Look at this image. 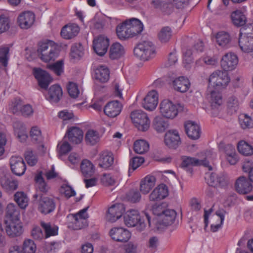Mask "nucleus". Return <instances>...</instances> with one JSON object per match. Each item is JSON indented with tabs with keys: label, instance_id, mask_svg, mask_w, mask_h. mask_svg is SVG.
Returning <instances> with one entry per match:
<instances>
[{
	"label": "nucleus",
	"instance_id": "obj_30",
	"mask_svg": "<svg viewBox=\"0 0 253 253\" xmlns=\"http://www.w3.org/2000/svg\"><path fill=\"white\" fill-rule=\"evenodd\" d=\"M172 85L175 90L185 92L189 89L190 84L187 78L181 76L174 79Z\"/></svg>",
	"mask_w": 253,
	"mask_h": 253
},
{
	"label": "nucleus",
	"instance_id": "obj_57",
	"mask_svg": "<svg viewBox=\"0 0 253 253\" xmlns=\"http://www.w3.org/2000/svg\"><path fill=\"white\" fill-rule=\"evenodd\" d=\"M240 124L242 128L249 129L253 127V121L247 115L244 114L239 118Z\"/></svg>",
	"mask_w": 253,
	"mask_h": 253
},
{
	"label": "nucleus",
	"instance_id": "obj_41",
	"mask_svg": "<svg viewBox=\"0 0 253 253\" xmlns=\"http://www.w3.org/2000/svg\"><path fill=\"white\" fill-rule=\"evenodd\" d=\"M215 39L217 43L223 47H227L231 40L229 33L224 31L218 32L215 36Z\"/></svg>",
	"mask_w": 253,
	"mask_h": 253
},
{
	"label": "nucleus",
	"instance_id": "obj_58",
	"mask_svg": "<svg viewBox=\"0 0 253 253\" xmlns=\"http://www.w3.org/2000/svg\"><path fill=\"white\" fill-rule=\"evenodd\" d=\"M47 68L55 73L57 76H60L63 72V61L60 60L54 64H48L47 65Z\"/></svg>",
	"mask_w": 253,
	"mask_h": 253
},
{
	"label": "nucleus",
	"instance_id": "obj_16",
	"mask_svg": "<svg viewBox=\"0 0 253 253\" xmlns=\"http://www.w3.org/2000/svg\"><path fill=\"white\" fill-rule=\"evenodd\" d=\"M109 234L113 240L119 242H126L131 237V234L127 230L119 227L112 228Z\"/></svg>",
	"mask_w": 253,
	"mask_h": 253
},
{
	"label": "nucleus",
	"instance_id": "obj_55",
	"mask_svg": "<svg viewBox=\"0 0 253 253\" xmlns=\"http://www.w3.org/2000/svg\"><path fill=\"white\" fill-rule=\"evenodd\" d=\"M35 181L36 182L37 187L40 191L43 193H45L47 191L48 188L42 176V172H39L35 176Z\"/></svg>",
	"mask_w": 253,
	"mask_h": 253
},
{
	"label": "nucleus",
	"instance_id": "obj_40",
	"mask_svg": "<svg viewBox=\"0 0 253 253\" xmlns=\"http://www.w3.org/2000/svg\"><path fill=\"white\" fill-rule=\"evenodd\" d=\"M129 31L128 26L125 23V21L118 25L116 28L117 35L118 38L121 40H125L132 38Z\"/></svg>",
	"mask_w": 253,
	"mask_h": 253
},
{
	"label": "nucleus",
	"instance_id": "obj_42",
	"mask_svg": "<svg viewBox=\"0 0 253 253\" xmlns=\"http://www.w3.org/2000/svg\"><path fill=\"white\" fill-rule=\"evenodd\" d=\"M124 52L123 46L120 43L115 42L110 47L109 56L112 59H116L120 58Z\"/></svg>",
	"mask_w": 253,
	"mask_h": 253
},
{
	"label": "nucleus",
	"instance_id": "obj_52",
	"mask_svg": "<svg viewBox=\"0 0 253 253\" xmlns=\"http://www.w3.org/2000/svg\"><path fill=\"white\" fill-rule=\"evenodd\" d=\"M228 111L231 114L237 112L239 108V102L238 98L235 96H231L228 99L227 102Z\"/></svg>",
	"mask_w": 253,
	"mask_h": 253
},
{
	"label": "nucleus",
	"instance_id": "obj_26",
	"mask_svg": "<svg viewBox=\"0 0 253 253\" xmlns=\"http://www.w3.org/2000/svg\"><path fill=\"white\" fill-rule=\"evenodd\" d=\"M34 75L38 80L40 87L46 89L51 81V78L49 74L45 71L41 69H34Z\"/></svg>",
	"mask_w": 253,
	"mask_h": 253
},
{
	"label": "nucleus",
	"instance_id": "obj_9",
	"mask_svg": "<svg viewBox=\"0 0 253 253\" xmlns=\"http://www.w3.org/2000/svg\"><path fill=\"white\" fill-rule=\"evenodd\" d=\"M252 183L247 177L241 176L236 180L235 189L240 194H248L253 191V185Z\"/></svg>",
	"mask_w": 253,
	"mask_h": 253
},
{
	"label": "nucleus",
	"instance_id": "obj_38",
	"mask_svg": "<svg viewBox=\"0 0 253 253\" xmlns=\"http://www.w3.org/2000/svg\"><path fill=\"white\" fill-rule=\"evenodd\" d=\"M94 73L95 79L101 83H105L109 79V71L105 66H100L97 67L94 70Z\"/></svg>",
	"mask_w": 253,
	"mask_h": 253
},
{
	"label": "nucleus",
	"instance_id": "obj_60",
	"mask_svg": "<svg viewBox=\"0 0 253 253\" xmlns=\"http://www.w3.org/2000/svg\"><path fill=\"white\" fill-rule=\"evenodd\" d=\"M226 213L225 211L223 209L218 210L216 211V215L220 218V222L219 224H217L216 225L212 224L211 225V230L213 232H216L220 228H221L224 220V216Z\"/></svg>",
	"mask_w": 253,
	"mask_h": 253
},
{
	"label": "nucleus",
	"instance_id": "obj_13",
	"mask_svg": "<svg viewBox=\"0 0 253 253\" xmlns=\"http://www.w3.org/2000/svg\"><path fill=\"white\" fill-rule=\"evenodd\" d=\"M205 179L207 184L212 187L224 186L227 184L225 176L215 172L206 173Z\"/></svg>",
	"mask_w": 253,
	"mask_h": 253
},
{
	"label": "nucleus",
	"instance_id": "obj_56",
	"mask_svg": "<svg viewBox=\"0 0 253 253\" xmlns=\"http://www.w3.org/2000/svg\"><path fill=\"white\" fill-rule=\"evenodd\" d=\"M84 49L81 44L73 45L71 49V56L73 58L79 59L84 55Z\"/></svg>",
	"mask_w": 253,
	"mask_h": 253
},
{
	"label": "nucleus",
	"instance_id": "obj_10",
	"mask_svg": "<svg viewBox=\"0 0 253 253\" xmlns=\"http://www.w3.org/2000/svg\"><path fill=\"white\" fill-rule=\"evenodd\" d=\"M178 109L175 104L168 100H164L160 104V112L167 118H174L177 115Z\"/></svg>",
	"mask_w": 253,
	"mask_h": 253
},
{
	"label": "nucleus",
	"instance_id": "obj_3",
	"mask_svg": "<svg viewBox=\"0 0 253 253\" xmlns=\"http://www.w3.org/2000/svg\"><path fill=\"white\" fill-rule=\"evenodd\" d=\"M134 55L143 61L153 58L156 54L155 46L150 41H145L139 43L133 50Z\"/></svg>",
	"mask_w": 253,
	"mask_h": 253
},
{
	"label": "nucleus",
	"instance_id": "obj_29",
	"mask_svg": "<svg viewBox=\"0 0 253 253\" xmlns=\"http://www.w3.org/2000/svg\"><path fill=\"white\" fill-rule=\"evenodd\" d=\"M125 23L128 25L132 37L139 34L143 30L142 23L137 18H132L126 20Z\"/></svg>",
	"mask_w": 253,
	"mask_h": 253
},
{
	"label": "nucleus",
	"instance_id": "obj_18",
	"mask_svg": "<svg viewBox=\"0 0 253 253\" xmlns=\"http://www.w3.org/2000/svg\"><path fill=\"white\" fill-rule=\"evenodd\" d=\"M88 207L81 210L78 213L72 215L74 221L73 228L74 230H79L86 226L87 222L86 219L88 217L86 213Z\"/></svg>",
	"mask_w": 253,
	"mask_h": 253
},
{
	"label": "nucleus",
	"instance_id": "obj_2",
	"mask_svg": "<svg viewBox=\"0 0 253 253\" xmlns=\"http://www.w3.org/2000/svg\"><path fill=\"white\" fill-rule=\"evenodd\" d=\"M37 52L40 58L45 62L54 60L58 56L57 45L51 41L40 42Z\"/></svg>",
	"mask_w": 253,
	"mask_h": 253
},
{
	"label": "nucleus",
	"instance_id": "obj_64",
	"mask_svg": "<svg viewBox=\"0 0 253 253\" xmlns=\"http://www.w3.org/2000/svg\"><path fill=\"white\" fill-rule=\"evenodd\" d=\"M25 158L28 164L31 166H35L38 162L37 156L31 150H28L25 153Z\"/></svg>",
	"mask_w": 253,
	"mask_h": 253
},
{
	"label": "nucleus",
	"instance_id": "obj_47",
	"mask_svg": "<svg viewBox=\"0 0 253 253\" xmlns=\"http://www.w3.org/2000/svg\"><path fill=\"white\" fill-rule=\"evenodd\" d=\"M240 153L245 156H250L253 154V146L244 140L239 142L237 146Z\"/></svg>",
	"mask_w": 253,
	"mask_h": 253
},
{
	"label": "nucleus",
	"instance_id": "obj_36",
	"mask_svg": "<svg viewBox=\"0 0 253 253\" xmlns=\"http://www.w3.org/2000/svg\"><path fill=\"white\" fill-rule=\"evenodd\" d=\"M98 165L104 169L110 168L114 163V157L111 152H104L100 155L98 159Z\"/></svg>",
	"mask_w": 253,
	"mask_h": 253
},
{
	"label": "nucleus",
	"instance_id": "obj_27",
	"mask_svg": "<svg viewBox=\"0 0 253 253\" xmlns=\"http://www.w3.org/2000/svg\"><path fill=\"white\" fill-rule=\"evenodd\" d=\"M185 129L188 136L191 139L196 140L200 138V127L195 122L189 121L185 124Z\"/></svg>",
	"mask_w": 253,
	"mask_h": 253
},
{
	"label": "nucleus",
	"instance_id": "obj_12",
	"mask_svg": "<svg viewBox=\"0 0 253 253\" xmlns=\"http://www.w3.org/2000/svg\"><path fill=\"white\" fill-rule=\"evenodd\" d=\"M109 44V39L101 35L94 39L93 42V49L97 55L102 56L107 52Z\"/></svg>",
	"mask_w": 253,
	"mask_h": 253
},
{
	"label": "nucleus",
	"instance_id": "obj_44",
	"mask_svg": "<svg viewBox=\"0 0 253 253\" xmlns=\"http://www.w3.org/2000/svg\"><path fill=\"white\" fill-rule=\"evenodd\" d=\"M15 135L21 142H25L27 138V133L25 126L21 123H15L14 124Z\"/></svg>",
	"mask_w": 253,
	"mask_h": 253
},
{
	"label": "nucleus",
	"instance_id": "obj_24",
	"mask_svg": "<svg viewBox=\"0 0 253 253\" xmlns=\"http://www.w3.org/2000/svg\"><path fill=\"white\" fill-rule=\"evenodd\" d=\"M209 101L211 103L212 114L213 116H217L223 102L221 94L216 91H211Z\"/></svg>",
	"mask_w": 253,
	"mask_h": 253
},
{
	"label": "nucleus",
	"instance_id": "obj_37",
	"mask_svg": "<svg viewBox=\"0 0 253 253\" xmlns=\"http://www.w3.org/2000/svg\"><path fill=\"white\" fill-rule=\"evenodd\" d=\"M239 45L243 51L247 53L253 52V38L239 37Z\"/></svg>",
	"mask_w": 253,
	"mask_h": 253
},
{
	"label": "nucleus",
	"instance_id": "obj_50",
	"mask_svg": "<svg viewBox=\"0 0 253 253\" xmlns=\"http://www.w3.org/2000/svg\"><path fill=\"white\" fill-rule=\"evenodd\" d=\"M14 200L21 209H24L28 206V198L23 192H17L14 194Z\"/></svg>",
	"mask_w": 253,
	"mask_h": 253
},
{
	"label": "nucleus",
	"instance_id": "obj_45",
	"mask_svg": "<svg viewBox=\"0 0 253 253\" xmlns=\"http://www.w3.org/2000/svg\"><path fill=\"white\" fill-rule=\"evenodd\" d=\"M30 137L32 141L35 143L41 144L40 147H41L42 151L44 152V146L42 144L43 138L42 135L41 130L37 126L32 127L30 131Z\"/></svg>",
	"mask_w": 253,
	"mask_h": 253
},
{
	"label": "nucleus",
	"instance_id": "obj_34",
	"mask_svg": "<svg viewBox=\"0 0 253 253\" xmlns=\"http://www.w3.org/2000/svg\"><path fill=\"white\" fill-rule=\"evenodd\" d=\"M156 184V178L152 175H147L140 182V190L143 194H148Z\"/></svg>",
	"mask_w": 253,
	"mask_h": 253
},
{
	"label": "nucleus",
	"instance_id": "obj_46",
	"mask_svg": "<svg viewBox=\"0 0 253 253\" xmlns=\"http://www.w3.org/2000/svg\"><path fill=\"white\" fill-rule=\"evenodd\" d=\"M40 224L45 232V237L46 238L57 235L58 230L57 226L51 224L49 222L46 223L44 221H41Z\"/></svg>",
	"mask_w": 253,
	"mask_h": 253
},
{
	"label": "nucleus",
	"instance_id": "obj_15",
	"mask_svg": "<svg viewBox=\"0 0 253 253\" xmlns=\"http://www.w3.org/2000/svg\"><path fill=\"white\" fill-rule=\"evenodd\" d=\"M238 63L237 56L233 53L225 54L221 60V66L224 71H232L236 67Z\"/></svg>",
	"mask_w": 253,
	"mask_h": 253
},
{
	"label": "nucleus",
	"instance_id": "obj_22",
	"mask_svg": "<svg viewBox=\"0 0 253 253\" xmlns=\"http://www.w3.org/2000/svg\"><path fill=\"white\" fill-rule=\"evenodd\" d=\"M10 165L12 172L16 175H22L26 170L25 164L20 157H11L10 159Z\"/></svg>",
	"mask_w": 253,
	"mask_h": 253
},
{
	"label": "nucleus",
	"instance_id": "obj_8",
	"mask_svg": "<svg viewBox=\"0 0 253 253\" xmlns=\"http://www.w3.org/2000/svg\"><path fill=\"white\" fill-rule=\"evenodd\" d=\"M230 79L225 71L217 70L214 72L209 77V82L211 85L223 86L227 85Z\"/></svg>",
	"mask_w": 253,
	"mask_h": 253
},
{
	"label": "nucleus",
	"instance_id": "obj_63",
	"mask_svg": "<svg viewBox=\"0 0 253 253\" xmlns=\"http://www.w3.org/2000/svg\"><path fill=\"white\" fill-rule=\"evenodd\" d=\"M100 180L101 183L105 186L113 185L116 183L115 178L110 173H103Z\"/></svg>",
	"mask_w": 253,
	"mask_h": 253
},
{
	"label": "nucleus",
	"instance_id": "obj_39",
	"mask_svg": "<svg viewBox=\"0 0 253 253\" xmlns=\"http://www.w3.org/2000/svg\"><path fill=\"white\" fill-rule=\"evenodd\" d=\"M231 18L233 24L237 27L244 26L247 21L246 16L241 11L239 10H235L232 12Z\"/></svg>",
	"mask_w": 253,
	"mask_h": 253
},
{
	"label": "nucleus",
	"instance_id": "obj_1",
	"mask_svg": "<svg viewBox=\"0 0 253 253\" xmlns=\"http://www.w3.org/2000/svg\"><path fill=\"white\" fill-rule=\"evenodd\" d=\"M151 217L147 213H144V215L140 216L137 211L130 210L127 211L124 216V222L125 224L128 227L136 226L137 229L141 231L146 227V220L151 226Z\"/></svg>",
	"mask_w": 253,
	"mask_h": 253
},
{
	"label": "nucleus",
	"instance_id": "obj_11",
	"mask_svg": "<svg viewBox=\"0 0 253 253\" xmlns=\"http://www.w3.org/2000/svg\"><path fill=\"white\" fill-rule=\"evenodd\" d=\"M151 4L164 16H169L174 10L171 0H153Z\"/></svg>",
	"mask_w": 253,
	"mask_h": 253
},
{
	"label": "nucleus",
	"instance_id": "obj_62",
	"mask_svg": "<svg viewBox=\"0 0 253 253\" xmlns=\"http://www.w3.org/2000/svg\"><path fill=\"white\" fill-rule=\"evenodd\" d=\"M67 90L69 95L74 98H77L80 93L77 84L73 82L69 83Z\"/></svg>",
	"mask_w": 253,
	"mask_h": 253
},
{
	"label": "nucleus",
	"instance_id": "obj_59",
	"mask_svg": "<svg viewBox=\"0 0 253 253\" xmlns=\"http://www.w3.org/2000/svg\"><path fill=\"white\" fill-rule=\"evenodd\" d=\"M10 27L9 17L4 14L0 15V34L7 31Z\"/></svg>",
	"mask_w": 253,
	"mask_h": 253
},
{
	"label": "nucleus",
	"instance_id": "obj_20",
	"mask_svg": "<svg viewBox=\"0 0 253 253\" xmlns=\"http://www.w3.org/2000/svg\"><path fill=\"white\" fill-rule=\"evenodd\" d=\"M83 134V131L80 128L77 126H72L67 129L64 139L67 138L70 142L78 144L82 141Z\"/></svg>",
	"mask_w": 253,
	"mask_h": 253
},
{
	"label": "nucleus",
	"instance_id": "obj_32",
	"mask_svg": "<svg viewBox=\"0 0 253 253\" xmlns=\"http://www.w3.org/2000/svg\"><path fill=\"white\" fill-rule=\"evenodd\" d=\"M62 96V90L57 84H54L50 87L46 98L51 103H57Z\"/></svg>",
	"mask_w": 253,
	"mask_h": 253
},
{
	"label": "nucleus",
	"instance_id": "obj_51",
	"mask_svg": "<svg viewBox=\"0 0 253 253\" xmlns=\"http://www.w3.org/2000/svg\"><path fill=\"white\" fill-rule=\"evenodd\" d=\"M149 148V144L144 140H138L134 143V151L139 154L147 152Z\"/></svg>",
	"mask_w": 253,
	"mask_h": 253
},
{
	"label": "nucleus",
	"instance_id": "obj_31",
	"mask_svg": "<svg viewBox=\"0 0 253 253\" xmlns=\"http://www.w3.org/2000/svg\"><path fill=\"white\" fill-rule=\"evenodd\" d=\"M20 210L14 204L9 203L5 210L6 220L8 221H18L19 220Z\"/></svg>",
	"mask_w": 253,
	"mask_h": 253
},
{
	"label": "nucleus",
	"instance_id": "obj_7",
	"mask_svg": "<svg viewBox=\"0 0 253 253\" xmlns=\"http://www.w3.org/2000/svg\"><path fill=\"white\" fill-rule=\"evenodd\" d=\"M153 212L160 216V222L164 226L172 224L175 220L176 213L173 210H163L162 205H159L153 208Z\"/></svg>",
	"mask_w": 253,
	"mask_h": 253
},
{
	"label": "nucleus",
	"instance_id": "obj_17",
	"mask_svg": "<svg viewBox=\"0 0 253 253\" xmlns=\"http://www.w3.org/2000/svg\"><path fill=\"white\" fill-rule=\"evenodd\" d=\"M35 20L34 13L30 11H24L20 13L17 18L19 26L24 29L30 28Z\"/></svg>",
	"mask_w": 253,
	"mask_h": 253
},
{
	"label": "nucleus",
	"instance_id": "obj_21",
	"mask_svg": "<svg viewBox=\"0 0 253 253\" xmlns=\"http://www.w3.org/2000/svg\"><path fill=\"white\" fill-rule=\"evenodd\" d=\"M158 103V93L156 90H152L149 92L145 97L144 98L142 105L146 110L152 111L156 108Z\"/></svg>",
	"mask_w": 253,
	"mask_h": 253
},
{
	"label": "nucleus",
	"instance_id": "obj_6",
	"mask_svg": "<svg viewBox=\"0 0 253 253\" xmlns=\"http://www.w3.org/2000/svg\"><path fill=\"white\" fill-rule=\"evenodd\" d=\"M131 119L139 130L145 131L150 126V121L147 114L141 110L132 111L130 114Z\"/></svg>",
	"mask_w": 253,
	"mask_h": 253
},
{
	"label": "nucleus",
	"instance_id": "obj_5",
	"mask_svg": "<svg viewBox=\"0 0 253 253\" xmlns=\"http://www.w3.org/2000/svg\"><path fill=\"white\" fill-rule=\"evenodd\" d=\"M35 201H37L38 209L41 213L47 214L52 212L55 209L56 205L53 199L36 193L33 195Z\"/></svg>",
	"mask_w": 253,
	"mask_h": 253
},
{
	"label": "nucleus",
	"instance_id": "obj_61",
	"mask_svg": "<svg viewBox=\"0 0 253 253\" xmlns=\"http://www.w3.org/2000/svg\"><path fill=\"white\" fill-rule=\"evenodd\" d=\"M253 38V23L243 26L240 29V37Z\"/></svg>",
	"mask_w": 253,
	"mask_h": 253
},
{
	"label": "nucleus",
	"instance_id": "obj_25",
	"mask_svg": "<svg viewBox=\"0 0 253 253\" xmlns=\"http://www.w3.org/2000/svg\"><path fill=\"white\" fill-rule=\"evenodd\" d=\"M169 194L167 186L161 184L156 187L149 195L150 201L157 202L165 199Z\"/></svg>",
	"mask_w": 253,
	"mask_h": 253
},
{
	"label": "nucleus",
	"instance_id": "obj_14",
	"mask_svg": "<svg viewBox=\"0 0 253 253\" xmlns=\"http://www.w3.org/2000/svg\"><path fill=\"white\" fill-rule=\"evenodd\" d=\"M125 211L122 204H117L112 206L108 210L106 220L110 222H114L119 219Z\"/></svg>",
	"mask_w": 253,
	"mask_h": 253
},
{
	"label": "nucleus",
	"instance_id": "obj_23",
	"mask_svg": "<svg viewBox=\"0 0 253 253\" xmlns=\"http://www.w3.org/2000/svg\"><path fill=\"white\" fill-rule=\"evenodd\" d=\"M164 142L166 146L171 149H176L180 144V138L176 130H169L165 135Z\"/></svg>",
	"mask_w": 253,
	"mask_h": 253
},
{
	"label": "nucleus",
	"instance_id": "obj_4",
	"mask_svg": "<svg viewBox=\"0 0 253 253\" xmlns=\"http://www.w3.org/2000/svg\"><path fill=\"white\" fill-rule=\"evenodd\" d=\"M210 152H209L207 154V157L204 160H199L195 158L184 156L181 157L182 162L181 164V167L184 169L188 171L190 173H192V167L193 166H203L205 167L208 168L209 170H211L212 168L209 164V154Z\"/></svg>",
	"mask_w": 253,
	"mask_h": 253
},
{
	"label": "nucleus",
	"instance_id": "obj_43",
	"mask_svg": "<svg viewBox=\"0 0 253 253\" xmlns=\"http://www.w3.org/2000/svg\"><path fill=\"white\" fill-rule=\"evenodd\" d=\"M81 170L84 177H90L94 172V167L93 165L87 160H84L81 164Z\"/></svg>",
	"mask_w": 253,
	"mask_h": 253
},
{
	"label": "nucleus",
	"instance_id": "obj_53",
	"mask_svg": "<svg viewBox=\"0 0 253 253\" xmlns=\"http://www.w3.org/2000/svg\"><path fill=\"white\" fill-rule=\"evenodd\" d=\"M153 126L158 132L164 131L168 127V123L160 117H157L154 119Z\"/></svg>",
	"mask_w": 253,
	"mask_h": 253
},
{
	"label": "nucleus",
	"instance_id": "obj_19",
	"mask_svg": "<svg viewBox=\"0 0 253 253\" xmlns=\"http://www.w3.org/2000/svg\"><path fill=\"white\" fill-rule=\"evenodd\" d=\"M5 224V231L7 235L10 237H15L20 236L23 233V227L21 223L18 221H8L4 220Z\"/></svg>",
	"mask_w": 253,
	"mask_h": 253
},
{
	"label": "nucleus",
	"instance_id": "obj_48",
	"mask_svg": "<svg viewBox=\"0 0 253 253\" xmlns=\"http://www.w3.org/2000/svg\"><path fill=\"white\" fill-rule=\"evenodd\" d=\"M100 140L98 132L92 129L87 130L85 135V141L87 145H94Z\"/></svg>",
	"mask_w": 253,
	"mask_h": 253
},
{
	"label": "nucleus",
	"instance_id": "obj_28",
	"mask_svg": "<svg viewBox=\"0 0 253 253\" xmlns=\"http://www.w3.org/2000/svg\"><path fill=\"white\" fill-rule=\"evenodd\" d=\"M122 105L118 101L108 102L104 108V113L108 117L114 118L121 112Z\"/></svg>",
	"mask_w": 253,
	"mask_h": 253
},
{
	"label": "nucleus",
	"instance_id": "obj_33",
	"mask_svg": "<svg viewBox=\"0 0 253 253\" xmlns=\"http://www.w3.org/2000/svg\"><path fill=\"white\" fill-rule=\"evenodd\" d=\"M0 183L2 188L6 192L13 191L18 188V181L8 175H5L2 176L0 179Z\"/></svg>",
	"mask_w": 253,
	"mask_h": 253
},
{
	"label": "nucleus",
	"instance_id": "obj_35",
	"mask_svg": "<svg viewBox=\"0 0 253 253\" xmlns=\"http://www.w3.org/2000/svg\"><path fill=\"white\" fill-rule=\"evenodd\" d=\"M79 31V27L75 24L67 25L62 28L61 35L65 39H71L76 37Z\"/></svg>",
	"mask_w": 253,
	"mask_h": 253
},
{
	"label": "nucleus",
	"instance_id": "obj_54",
	"mask_svg": "<svg viewBox=\"0 0 253 253\" xmlns=\"http://www.w3.org/2000/svg\"><path fill=\"white\" fill-rule=\"evenodd\" d=\"M36 245L34 242L31 239H26L23 243L21 251L23 253H35L36 251Z\"/></svg>",
	"mask_w": 253,
	"mask_h": 253
},
{
	"label": "nucleus",
	"instance_id": "obj_49",
	"mask_svg": "<svg viewBox=\"0 0 253 253\" xmlns=\"http://www.w3.org/2000/svg\"><path fill=\"white\" fill-rule=\"evenodd\" d=\"M172 36V30L170 27L165 26L163 27L158 34L159 40L161 42L166 43L168 42Z\"/></svg>",
	"mask_w": 253,
	"mask_h": 253
}]
</instances>
